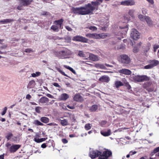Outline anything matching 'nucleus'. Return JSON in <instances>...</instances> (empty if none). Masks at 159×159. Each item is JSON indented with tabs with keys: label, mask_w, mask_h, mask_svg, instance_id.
<instances>
[{
	"label": "nucleus",
	"mask_w": 159,
	"mask_h": 159,
	"mask_svg": "<svg viewBox=\"0 0 159 159\" xmlns=\"http://www.w3.org/2000/svg\"><path fill=\"white\" fill-rule=\"evenodd\" d=\"M103 0H96L92 1L90 3L85 4L84 6L79 7H72V12L75 14L85 15L92 14L95 10H97L98 6L102 2Z\"/></svg>",
	"instance_id": "1"
},
{
	"label": "nucleus",
	"mask_w": 159,
	"mask_h": 159,
	"mask_svg": "<svg viewBox=\"0 0 159 159\" xmlns=\"http://www.w3.org/2000/svg\"><path fill=\"white\" fill-rule=\"evenodd\" d=\"M118 59L120 63L125 65L129 64L131 62L130 58L125 54H122L119 56Z\"/></svg>",
	"instance_id": "2"
},
{
	"label": "nucleus",
	"mask_w": 159,
	"mask_h": 159,
	"mask_svg": "<svg viewBox=\"0 0 159 159\" xmlns=\"http://www.w3.org/2000/svg\"><path fill=\"white\" fill-rule=\"evenodd\" d=\"M133 81L134 82H140L149 80V77L145 75H132L131 76Z\"/></svg>",
	"instance_id": "3"
},
{
	"label": "nucleus",
	"mask_w": 159,
	"mask_h": 159,
	"mask_svg": "<svg viewBox=\"0 0 159 159\" xmlns=\"http://www.w3.org/2000/svg\"><path fill=\"white\" fill-rule=\"evenodd\" d=\"M112 155V152L111 151L105 150L101 153L99 157V159H108V158Z\"/></svg>",
	"instance_id": "4"
},
{
	"label": "nucleus",
	"mask_w": 159,
	"mask_h": 159,
	"mask_svg": "<svg viewBox=\"0 0 159 159\" xmlns=\"http://www.w3.org/2000/svg\"><path fill=\"white\" fill-rule=\"evenodd\" d=\"M140 34L135 29H132L131 30L130 36L134 40H137L139 39Z\"/></svg>",
	"instance_id": "5"
},
{
	"label": "nucleus",
	"mask_w": 159,
	"mask_h": 159,
	"mask_svg": "<svg viewBox=\"0 0 159 159\" xmlns=\"http://www.w3.org/2000/svg\"><path fill=\"white\" fill-rule=\"evenodd\" d=\"M101 153L102 152L97 150H90L89 156L92 159H94L99 156Z\"/></svg>",
	"instance_id": "6"
},
{
	"label": "nucleus",
	"mask_w": 159,
	"mask_h": 159,
	"mask_svg": "<svg viewBox=\"0 0 159 159\" xmlns=\"http://www.w3.org/2000/svg\"><path fill=\"white\" fill-rule=\"evenodd\" d=\"M73 40L74 41H80L84 43H87L88 41V39L80 36H76L74 37L73 38Z\"/></svg>",
	"instance_id": "7"
},
{
	"label": "nucleus",
	"mask_w": 159,
	"mask_h": 159,
	"mask_svg": "<svg viewBox=\"0 0 159 159\" xmlns=\"http://www.w3.org/2000/svg\"><path fill=\"white\" fill-rule=\"evenodd\" d=\"M20 146V145L19 144H13L10 147L9 151L11 153H14L19 149Z\"/></svg>",
	"instance_id": "8"
},
{
	"label": "nucleus",
	"mask_w": 159,
	"mask_h": 159,
	"mask_svg": "<svg viewBox=\"0 0 159 159\" xmlns=\"http://www.w3.org/2000/svg\"><path fill=\"white\" fill-rule=\"evenodd\" d=\"M121 4L123 5L132 6L134 4L135 2L133 0H127L121 2Z\"/></svg>",
	"instance_id": "9"
},
{
	"label": "nucleus",
	"mask_w": 159,
	"mask_h": 159,
	"mask_svg": "<svg viewBox=\"0 0 159 159\" xmlns=\"http://www.w3.org/2000/svg\"><path fill=\"white\" fill-rule=\"evenodd\" d=\"M86 36L91 38L98 39L101 37V35L96 34H88L86 35Z\"/></svg>",
	"instance_id": "10"
},
{
	"label": "nucleus",
	"mask_w": 159,
	"mask_h": 159,
	"mask_svg": "<svg viewBox=\"0 0 159 159\" xmlns=\"http://www.w3.org/2000/svg\"><path fill=\"white\" fill-rule=\"evenodd\" d=\"M110 80L109 77L107 75H103L99 79V80L102 82L108 83Z\"/></svg>",
	"instance_id": "11"
},
{
	"label": "nucleus",
	"mask_w": 159,
	"mask_h": 159,
	"mask_svg": "<svg viewBox=\"0 0 159 159\" xmlns=\"http://www.w3.org/2000/svg\"><path fill=\"white\" fill-rule=\"evenodd\" d=\"M119 72L126 75H129L131 74V71L129 70L124 69L119 70Z\"/></svg>",
	"instance_id": "12"
},
{
	"label": "nucleus",
	"mask_w": 159,
	"mask_h": 159,
	"mask_svg": "<svg viewBox=\"0 0 159 159\" xmlns=\"http://www.w3.org/2000/svg\"><path fill=\"white\" fill-rule=\"evenodd\" d=\"M100 133L101 134L104 136H108L110 135L111 134V130L110 129H109L107 130V131H106L104 130H101L100 131Z\"/></svg>",
	"instance_id": "13"
},
{
	"label": "nucleus",
	"mask_w": 159,
	"mask_h": 159,
	"mask_svg": "<svg viewBox=\"0 0 159 159\" xmlns=\"http://www.w3.org/2000/svg\"><path fill=\"white\" fill-rule=\"evenodd\" d=\"M89 59L92 61H98L99 59L98 56L93 54H90L89 56Z\"/></svg>",
	"instance_id": "14"
},
{
	"label": "nucleus",
	"mask_w": 159,
	"mask_h": 159,
	"mask_svg": "<svg viewBox=\"0 0 159 159\" xmlns=\"http://www.w3.org/2000/svg\"><path fill=\"white\" fill-rule=\"evenodd\" d=\"M64 21V20L62 19H61L58 20H55L54 21V23L56 24L60 28H61V25Z\"/></svg>",
	"instance_id": "15"
},
{
	"label": "nucleus",
	"mask_w": 159,
	"mask_h": 159,
	"mask_svg": "<svg viewBox=\"0 0 159 159\" xmlns=\"http://www.w3.org/2000/svg\"><path fill=\"white\" fill-rule=\"evenodd\" d=\"M149 62L152 68L156 66L159 64V61L156 60H150Z\"/></svg>",
	"instance_id": "16"
},
{
	"label": "nucleus",
	"mask_w": 159,
	"mask_h": 159,
	"mask_svg": "<svg viewBox=\"0 0 159 159\" xmlns=\"http://www.w3.org/2000/svg\"><path fill=\"white\" fill-rule=\"evenodd\" d=\"M14 20L13 19H5L0 21V23H2V24H7L9 23H10L13 22Z\"/></svg>",
	"instance_id": "17"
},
{
	"label": "nucleus",
	"mask_w": 159,
	"mask_h": 159,
	"mask_svg": "<svg viewBox=\"0 0 159 159\" xmlns=\"http://www.w3.org/2000/svg\"><path fill=\"white\" fill-rule=\"evenodd\" d=\"M35 82L34 80H32L30 81L27 85V88L30 89L34 87L35 85Z\"/></svg>",
	"instance_id": "18"
},
{
	"label": "nucleus",
	"mask_w": 159,
	"mask_h": 159,
	"mask_svg": "<svg viewBox=\"0 0 159 159\" xmlns=\"http://www.w3.org/2000/svg\"><path fill=\"white\" fill-rule=\"evenodd\" d=\"M75 101L77 102H80L83 100L82 97L79 94H76L74 97Z\"/></svg>",
	"instance_id": "19"
},
{
	"label": "nucleus",
	"mask_w": 159,
	"mask_h": 159,
	"mask_svg": "<svg viewBox=\"0 0 159 159\" xmlns=\"http://www.w3.org/2000/svg\"><path fill=\"white\" fill-rule=\"evenodd\" d=\"M39 101L42 103H46L48 102L49 99L47 98L43 97L40 99Z\"/></svg>",
	"instance_id": "20"
},
{
	"label": "nucleus",
	"mask_w": 159,
	"mask_h": 159,
	"mask_svg": "<svg viewBox=\"0 0 159 159\" xmlns=\"http://www.w3.org/2000/svg\"><path fill=\"white\" fill-rule=\"evenodd\" d=\"M69 97V95L66 93L62 94L60 96V99L61 100H66Z\"/></svg>",
	"instance_id": "21"
},
{
	"label": "nucleus",
	"mask_w": 159,
	"mask_h": 159,
	"mask_svg": "<svg viewBox=\"0 0 159 159\" xmlns=\"http://www.w3.org/2000/svg\"><path fill=\"white\" fill-rule=\"evenodd\" d=\"M59 54L62 57L67 56L68 54V51L67 49L60 51L59 52Z\"/></svg>",
	"instance_id": "22"
},
{
	"label": "nucleus",
	"mask_w": 159,
	"mask_h": 159,
	"mask_svg": "<svg viewBox=\"0 0 159 159\" xmlns=\"http://www.w3.org/2000/svg\"><path fill=\"white\" fill-rule=\"evenodd\" d=\"M145 20H146L148 25L150 26L152 25V22L151 20V19L148 16H146Z\"/></svg>",
	"instance_id": "23"
},
{
	"label": "nucleus",
	"mask_w": 159,
	"mask_h": 159,
	"mask_svg": "<svg viewBox=\"0 0 159 159\" xmlns=\"http://www.w3.org/2000/svg\"><path fill=\"white\" fill-rule=\"evenodd\" d=\"M60 119V121H61V124L63 126H66L68 125V122L67 120L63 119Z\"/></svg>",
	"instance_id": "24"
},
{
	"label": "nucleus",
	"mask_w": 159,
	"mask_h": 159,
	"mask_svg": "<svg viewBox=\"0 0 159 159\" xmlns=\"http://www.w3.org/2000/svg\"><path fill=\"white\" fill-rule=\"evenodd\" d=\"M46 139L45 138H42L40 139H37L36 138H35L34 140L37 143H39L45 141Z\"/></svg>",
	"instance_id": "25"
},
{
	"label": "nucleus",
	"mask_w": 159,
	"mask_h": 159,
	"mask_svg": "<svg viewBox=\"0 0 159 159\" xmlns=\"http://www.w3.org/2000/svg\"><path fill=\"white\" fill-rule=\"evenodd\" d=\"M135 12V10L134 9L129 10L128 12L129 15L132 17V18H134V13Z\"/></svg>",
	"instance_id": "26"
},
{
	"label": "nucleus",
	"mask_w": 159,
	"mask_h": 159,
	"mask_svg": "<svg viewBox=\"0 0 159 159\" xmlns=\"http://www.w3.org/2000/svg\"><path fill=\"white\" fill-rule=\"evenodd\" d=\"M146 16H143L141 14H139L138 16V17L141 21L144 22Z\"/></svg>",
	"instance_id": "27"
},
{
	"label": "nucleus",
	"mask_w": 159,
	"mask_h": 159,
	"mask_svg": "<svg viewBox=\"0 0 159 159\" xmlns=\"http://www.w3.org/2000/svg\"><path fill=\"white\" fill-rule=\"evenodd\" d=\"M41 121L44 123H48L49 121V119L46 117H43L40 119Z\"/></svg>",
	"instance_id": "28"
},
{
	"label": "nucleus",
	"mask_w": 159,
	"mask_h": 159,
	"mask_svg": "<svg viewBox=\"0 0 159 159\" xmlns=\"http://www.w3.org/2000/svg\"><path fill=\"white\" fill-rule=\"evenodd\" d=\"M95 67L97 68H100L102 69H106V67L103 64H97L95 65Z\"/></svg>",
	"instance_id": "29"
},
{
	"label": "nucleus",
	"mask_w": 159,
	"mask_h": 159,
	"mask_svg": "<svg viewBox=\"0 0 159 159\" xmlns=\"http://www.w3.org/2000/svg\"><path fill=\"white\" fill-rule=\"evenodd\" d=\"M141 43H140L139 44H137V47H135L134 48L133 51L134 53H136L138 52L139 48L140 47V46L141 45Z\"/></svg>",
	"instance_id": "30"
},
{
	"label": "nucleus",
	"mask_w": 159,
	"mask_h": 159,
	"mask_svg": "<svg viewBox=\"0 0 159 159\" xmlns=\"http://www.w3.org/2000/svg\"><path fill=\"white\" fill-rule=\"evenodd\" d=\"M98 106L97 105H93L92 106H91L90 109V110L91 111H95L98 109Z\"/></svg>",
	"instance_id": "31"
},
{
	"label": "nucleus",
	"mask_w": 159,
	"mask_h": 159,
	"mask_svg": "<svg viewBox=\"0 0 159 159\" xmlns=\"http://www.w3.org/2000/svg\"><path fill=\"white\" fill-rule=\"evenodd\" d=\"M92 126V125L90 123H87L85 124L84 126V128L86 130L90 129Z\"/></svg>",
	"instance_id": "32"
},
{
	"label": "nucleus",
	"mask_w": 159,
	"mask_h": 159,
	"mask_svg": "<svg viewBox=\"0 0 159 159\" xmlns=\"http://www.w3.org/2000/svg\"><path fill=\"white\" fill-rule=\"evenodd\" d=\"M60 28L58 26H57L56 25H53L51 26V29L52 30L54 31H58V29Z\"/></svg>",
	"instance_id": "33"
},
{
	"label": "nucleus",
	"mask_w": 159,
	"mask_h": 159,
	"mask_svg": "<svg viewBox=\"0 0 159 159\" xmlns=\"http://www.w3.org/2000/svg\"><path fill=\"white\" fill-rule=\"evenodd\" d=\"M41 74V72H36L35 73H33L31 74V76L35 78L40 76Z\"/></svg>",
	"instance_id": "34"
},
{
	"label": "nucleus",
	"mask_w": 159,
	"mask_h": 159,
	"mask_svg": "<svg viewBox=\"0 0 159 159\" xmlns=\"http://www.w3.org/2000/svg\"><path fill=\"white\" fill-rule=\"evenodd\" d=\"M115 85L116 88H118L119 87L123 86V84L120 81H116L115 83Z\"/></svg>",
	"instance_id": "35"
},
{
	"label": "nucleus",
	"mask_w": 159,
	"mask_h": 159,
	"mask_svg": "<svg viewBox=\"0 0 159 159\" xmlns=\"http://www.w3.org/2000/svg\"><path fill=\"white\" fill-rule=\"evenodd\" d=\"M78 55L80 57H85L84 52L82 51H79Z\"/></svg>",
	"instance_id": "36"
},
{
	"label": "nucleus",
	"mask_w": 159,
	"mask_h": 159,
	"mask_svg": "<svg viewBox=\"0 0 159 159\" xmlns=\"http://www.w3.org/2000/svg\"><path fill=\"white\" fill-rule=\"evenodd\" d=\"M34 124L37 125H43V124L41 123L38 120H35L34 121Z\"/></svg>",
	"instance_id": "37"
},
{
	"label": "nucleus",
	"mask_w": 159,
	"mask_h": 159,
	"mask_svg": "<svg viewBox=\"0 0 159 159\" xmlns=\"http://www.w3.org/2000/svg\"><path fill=\"white\" fill-rule=\"evenodd\" d=\"M151 46L150 43H148L145 46V48L144 49V51L147 52L149 49L150 47Z\"/></svg>",
	"instance_id": "38"
},
{
	"label": "nucleus",
	"mask_w": 159,
	"mask_h": 159,
	"mask_svg": "<svg viewBox=\"0 0 159 159\" xmlns=\"http://www.w3.org/2000/svg\"><path fill=\"white\" fill-rule=\"evenodd\" d=\"M151 85V83L149 82H146L143 85V88L145 89H147Z\"/></svg>",
	"instance_id": "39"
},
{
	"label": "nucleus",
	"mask_w": 159,
	"mask_h": 159,
	"mask_svg": "<svg viewBox=\"0 0 159 159\" xmlns=\"http://www.w3.org/2000/svg\"><path fill=\"white\" fill-rule=\"evenodd\" d=\"M42 108V107H35V109L36 112L40 113L41 112V110Z\"/></svg>",
	"instance_id": "40"
},
{
	"label": "nucleus",
	"mask_w": 159,
	"mask_h": 159,
	"mask_svg": "<svg viewBox=\"0 0 159 159\" xmlns=\"http://www.w3.org/2000/svg\"><path fill=\"white\" fill-rule=\"evenodd\" d=\"M159 152V147L155 148L153 151V152L151 153V155H153L154 154Z\"/></svg>",
	"instance_id": "41"
},
{
	"label": "nucleus",
	"mask_w": 159,
	"mask_h": 159,
	"mask_svg": "<svg viewBox=\"0 0 159 159\" xmlns=\"http://www.w3.org/2000/svg\"><path fill=\"white\" fill-rule=\"evenodd\" d=\"M19 1L22 6H26V0H19Z\"/></svg>",
	"instance_id": "42"
},
{
	"label": "nucleus",
	"mask_w": 159,
	"mask_h": 159,
	"mask_svg": "<svg viewBox=\"0 0 159 159\" xmlns=\"http://www.w3.org/2000/svg\"><path fill=\"white\" fill-rule=\"evenodd\" d=\"M13 136V134L11 133H9L6 136V138L8 140H9Z\"/></svg>",
	"instance_id": "43"
},
{
	"label": "nucleus",
	"mask_w": 159,
	"mask_h": 159,
	"mask_svg": "<svg viewBox=\"0 0 159 159\" xmlns=\"http://www.w3.org/2000/svg\"><path fill=\"white\" fill-rule=\"evenodd\" d=\"M57 70L58 71H59L60 73L62 75L65 76L66 77H68V76L66 74L65 72H64L63 71L61 70L59 68H57Z\"/></svg>",
	"instance_id": "44"
},
{
	"label": "nucleus",
	"mask_w": 159,
	"mask_h": 159,
	"mask_svg": "<svg viewBox=\"0 0 159 159\" xmlns=\"http://www.w3.org/2000/svg\"><path fill=\"white\" fill-rule=\"evenodd\" d=\"M142 13L143 15H145L147 12V9L144 8H143L141 10Z\"/></svg>",
	"instance_id": "45"
},
{
	"label": "nucleus",
	"mask_w": 159,
	"mask_h": 159,
	"mask_svg": "<svg viewBox=\"0 0 159 159\" xmlns=\"http://www.w3.org/2000/svg\"><path fill=\"white\" fill-rule=\"evenodd\" d=\"M7 108L6 107H5L3 109V111L1 113L2 115L3 116L4 115L6 112Z\"/></svg>",
	"instance_id": "46"
},
{
	"label": "nucleus",
	"mask_w": 159,
	"mask_h": 159,
	"mask_svg": "<svg viewBox=\"0 0 159 159\" xmlns=\"http://www.w3.org/2000/svg\"><path fill=\"white\" fill-rule=\"evenodd\" d=\"M89 29L90 30H93V31L96 30L97 29V28L96 27L94 26H90L89 27Z\"/></svg>",
	"instance_id": "47"
},
{
	"label": "nucleus",
	"mask_w": 159,
	"mask_h": 159,
	"mask_svg": "<svg viewBox=\"0 0 159 159\" xmlns=\"http://www.w3.org/2000/svg\"><path fill=\"white\" fill-rule=\"evenodd\" d=\"M144 68L145 69H151L152 68V67L151 65L150 64L148 65L145 66L144 67Z\"/></svg>",
	"instance_id": "48"
},
{
	"label": "nucleus",
	"mask_w": 159,
	"mask_h": 159,
	"mask_svg": "<svg viewBox=\"0 0 159 159\" xmlns=\"http://www.w3.org/2000/svg\"><path fill=\"white\" fill-rule=\"evenodd\" d=\"M33 1V0H26V6L30 4Z\"/></svg>",
	"instance_id": "49"
},
{
	"label": "nucleus",
	"mask_w": 159,
	"mask_h": 159,
	"mask_svg": "<svg viewBox=\"0 0 159 159\" xmlns=\"http://www.w3.org/2000/svg\"><path fill=\"white\" fill-rule=\"evenodd\" d=\"M24 51L26 52L30 53L32 51L30 48H27Z\"/></svg>",
	"instance_id": "50"
},
{
	"label": "nucleus",
	"mask_w": 159,
	"mask_h": 159,
	"mask_svg": "<svg viewBox=\"0 0 159 159\" xmlns=\"http://www.w3.org/2000/svg\"><path fill=\"white\" fill-rule=\"evenodd\" d=\"M124 18L125 20H126L128 21H129L130 20V18L128 15L125 16L124 17Z\"/></svg>",
	"instance_id": "51"
},
{
	"label": "nucleus",
	"mask_w": 159,
	"mask_h": 159,
	"mask_svg": "<svg viewBox=\"0 0 159 159\" xmlns=\"http://www.w3.org/2000/svg\"><path fill=\"white\" fill-rule=\"evenodd\" d=\"M53 85L56 87L60 88L61 86H60L58 84V83H54L53 84Z\"/></svg>",
	"instance_id": "52"
},
{
	"label": "nucleus",
	"mask_w": 159,
	"mask_h": 159,
	"mask_svg": "<svg viewBox=\"0 0 159 159\" xmlns=\"http://www.w3.org/2000/svg\"><path fill=\"white\" fill-rule=\"evenodd\" d=\"M65 27L66 29L69 31H72V29L68 26H66Z\"/></svg>",
	"instance_id": "53"
},
{
	"label": "nucleus",
	"mask_w": 159,
	"mask_h": 159,
	"mask_svg": "<svg viewBox=\"0 0 159 159\" xmlns=\"http://www.w3.org/2000/svg\"><path fill=\"white\" fill-rule=\"evenodd\" d=\"M146 89L149 92H152L153 90V88H149V87Z\"/></svg>",
	"instance_id": "54"
},
{
	"label": "nucleus",
	"mask_w": 159,
	"mask_h": 159,
	"mask_svg": "<svg viewBox=\"0 0 159 159\" xmlns=\"http://www.w3.org/2000/svg\"><path fill=\"white\" fill-rule=\"evenodd\" d=\"M62 141L64 143H68V141L65 139H62Z\"/></svg>",
	"instance_id": "55"
},
{
	"label": "nucleus",
	"mask_w": 159,
	"mask_h": 159,
	"mask_svg": "<svg viewBox=\"0 0 159 159\" xmlns=\"http://www.w3.org/2000/svg\"><path fill=\"white\" fill-rule=\"evenodd\" d=\"M17 9L18 10H21L23 9V7L22 5H20L18 6L17 7Z\"/></svg>",
	"instance_id": "56"
},
{
	"label": "nucleus",
	"mask_w": 159,
	"mask_h": 159,
	"mask_svg": "<svg viewBox=\"0 0 159 159\" xmlns=\"http://www.w3.org/2000/svg\"><path fill=\"white\" fill-rule=\"evenodd\" d=\"M136 153V152L135 151L133 152L132 151H131L129 152V154H130V155H134Z\"/></svg>",
	"instance_id": "57"
},
{
	"label": "nucleus",
	"mask_w": 159,
	"mask_h": 159,
	"mask_svg": "<svg viewBox=\"0 0 159 159\" xmlns=\"http://www.w3.org/2000/svg\"><path fill=\"white\" fill-rule=\"evenodd\" d=\"M120 28L121 29H125V33H126L127 32V28L128 27L127 26H126L125 27H120Z\"/></svg>",
	"instance_id": "58"
},
{
	"label": "nucleus",
	"mask_w": 159,
	"mask_h": 159,
	"mask_svg": "<svg viewBox=\"0 0 159 159\" xmlns=\"http://www.w3.org/2000/svg\"><path fill=\"white\" fill-rule=\"evenodd\" d=\"M31 98V95L29 94H28L26 97V98L30 100V98Z\"/></svg>",
	"instance_id": "59"
},
{
	"label": "nucleus",
	"mask_w": 159,
	"mask_h": 159,
	"mask_svg": "<svg viewBox=\"0 0 159 159\" xmlns=\"http://www.w3.org/2000/svg\"><path fill=\"white\" fill-rule=\"evenodd\" d=\"M48 125H57L54 123H51L48 124Z\"/></svg>",
	"instance_id": "60"
},
{
	"label": "nucleus",
	"mask_w": 159,
	"mask_h": 159,
	"mask_svg": "<svg viewBox=\"0 0 159 159\" xmlns=\"http://www.w3.org/2000/svg\"><path fill=\"white\" fill-rule=\"evenodd\" d=\"M70 71H71L74 74H76V72L75 70H74L72 68L70 69Z\"/></svg>",
	"instance_id": "61"
},
{
	"label": "nucleus",
	"mask_w": 159,
	"mask_h": 159,
	"mask_svg": "<svg viewBox=\"0 0 159 159\" xmlns=\"http://www.w3.org/2000/svg\"><path fill=\"white\" fill-rule=\"evenodd\" d=\"M107 123V122L106 121H102L101 123V125H105Z\"/></svg>",
	"instance_id": "62"
},
{
	"label": "nucleus",
	"mask_w": 159,
	"mask_h": 159,
	"mask_svg": "<svg viewBox=\"0 0 159 159\" xmlns=\"http://www.w3.org/2000/svg\"><path fill=\"white\" fill-rule=\"evenodd\" d=\"M47 96L49 98H53V96L50 94H47Z\"/></svg>",
	"instance_id": "63"
},
{
	"label": "nucleus",
	"mask_w": 159,
	"mask_h": 159,
	"mask_svg": "<svg viewBox=\"0 0 159 159\" xmlns=\"http://www.w3.org/2000/svg\"><path fill=\"white\" fill-rule=\"evenodd\" d=\"M159 48V45L157 44L154 45L153 46V48H155L156 49H157Z\"/></svg>",
	"instance_id": "64"
}]
</instances>
